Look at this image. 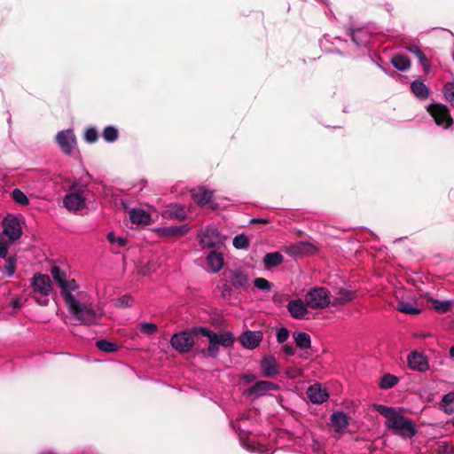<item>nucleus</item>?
<instances>
[{
  "label": "nucleus",
  "mask_w": 454,
  "mask_h": 454,
  "mask_svg": "<svg viewBox=\"0 0 454 454\" xmlns=\"http://www.w3.org/2000/svg\"><path fill=\"white\" fill-rule=\"evenodd\" d=\"M262 340V333L260 331H247L239 337L241 345L248 349L258 347Z\"/></svg>",
  "instance_id": "obj_15"
},
{
  "label": "nucleus",
  "mask_w": 454,
  "mask_h": 454,
  "mask_svg": "<svg viewBox=\"0 0 454 454\" xmlns=\"http://www.w3.org/2000/svg\"><path fill=\"white\" fill-rule=\"evenodd\" d=\"M60 294L67 306H72L74 302L82 297V294L78 293L79 286L74 279L66 280L60 286Z\"/></svg>",
  "instance_id": "obj_6"
},
{
  "label": "nucleus",
  "mask_w": 454,
  "mask_h": 454,
  "mask_svg": "<svg viewBox=\"0 0 454 454\" xmlns=\"http://www.w3.org/2000/svg\"><path fill=\"white\" fill-rule=\"evenodd\" d=\"M85 140L88 143H94L98 140V131L95 128H89L85 131L84 135Z\"/></svg>",
  "instance_id": "obj_47"
},
{
  "label": "nucleus",
  "mask_w": 454,
  "mask_h": 454,
  "mask_svg": "<svg viewBox=\"0 0 454 454\" xmlns=\"http://www.w3.org/2000/svg\"><path fill=\"white\" fill-rule=\"evenodd\" d=\"M162 231L167 236H171V237L180 236L176 226L165 227Z\"/></svg>",
  "instance_id": "obj_51"
},
{
  "label": "nucleus",
  "mask_w": 454,
  "mask_h": 454,
  "mask_svg": "<svg viewBox=\"0 0 454 454\" xmlns=\"http://www.w3.org/2000/svg\"><path fill=\"white\" fill-rule=\"evenodd\" d=\"M398 382V378L392 374H385L380 381V387L381 389H389L396 385Z\"/></svg>",
  "instance_id": "obj_35"
},
{
  "label": "nucleus",
  "mask_w": 454,
  "mask_h": 454,
  "mask_svg": "<svg viewBox=\"0 0 454 454\" xmlns=\"http://www.w3.org/2000/svg\"><path fill=\"white\" fill-rule=\"evenodd\" d=\"M283 351L288 356H293L295 353V349L293 345L288 343L283 346Z\"/></svg>",
  "instance_id": "obj_53"
},
{
  "label": "nucleus",
  "mask_w": 454,
  "mask_h": 454,
  "mask_svg": "<svg viewBox=\"0 0 454 454\" xmlns=\"http://www.w3.org/2000/svg\"><path fill=\"white\" fill-rule=\"evenodd\" d=\"M286 307L290 315L296 319L305 318L309 313L306 302L304 303L301 299L290 301Z\"/></svg>",
  "instance_id": "obj_18"
},
{
  "label": "nucleus",
  "mask_w": 454,
  "mask_h": 454,
  "mask_svg": "<svg viewBox=\"0 0 454 454\" xmlns=\"http://www.w3.org/2000/svg\"><path fill=\"white\" fill-rule=\"evenodd\" d=\"M67 308L76 320L87 325L98 324L103 315L100 310L95 309L90 304L82 303L80 300Z\"/></svg>",
  "instance_id": "obj_2"
},
{
  "label": "nucleus",
  "mask_w": 454,
  "mask_h": 454,
  "mask_svg": "<svg viewBox=\"0 0 454 454\" xmlns=\"http://www.w3.org/2000/svg\"><path fill=\"white\" fill-rule=\"evenodd\" d=\"M284 251L291 257H302L316 253V247L308 241H300L284 248Z\"/></svg>",
  "instance_id": "obj_8"
},
{
  "label": "nucleus",
  "mask_w": 454,
  "mask_h": 454,
  "mask_svg": "<svg viewBox=\"0 0 454 454\" xmlns=\"http://www.w3.org/2000/svg\"><path fill=\"white\" fill-rule=\"evenodd\" d=\"M106 239L112 244L117 243L119 247H124L127 244V239L124 237L116 238L114 232H109Z\"/></svg>",
  "instance_id": "obj_46"
},
{
  "label": "nucleus",
  "mask_w": 454,
  "mask_h": 454,
  "mask_svg": "<svg viewBox=\"0 0 454 454\" xmlns=\"http://www.w3.org/2000/svg\"><path fill=\"white\" fill-rule=\"evenodd\" d=\"M221 242L219 231L215 227H207L200 236V243L203 247H215Z\"/></svg>",
  "instance_id": "obj_14"
},
{
  "label": "nucleus",
  "mask_w": 454,
  "mask_h": 454,
  "mask_svg": "<svg viewBox=\"0 0 454 454\" xmlns=\"http://www.w3.org/2000/svg\"><path fill=\"white\" fill-rule=\"evenodd\" d=\"M443 403H454V392L446 394L442 398Z\"/></svg>",
  "instance_id": "obj_56"
},
{
  "label": "nucleus",
  "mask_w": 454,
  "mask_h": 454,
  "mask_svg": "<svg viewBox=\"0 0 454 454\" xmlns=\"http://www.w3.org/2000/svg\"><path fill=\"white\" fill-rule=\"evenodd\" d=\"M450 358H454V346L450 348Z\"/></svg>",
  "instance_id": "obj_62"
},
{
  "label": "nucleus",
  "mask_w": 454,
  "mask_h": 454,
  "mask_svg": "<svg viewBox=\"0 0 454 454\" xmlns=\"http://www.w3.org/2000/svg\"><path fill=\"white\" fill-rule=\"evenodd\" d=\"M9 244L10 243H8L7 241L4 242L0 240V258H6L8 254Z\"/></svg>",
  "instance_id": "obj_52"
},
{
  "label": "nucleus",
  "mask_w": 454,
  "mask_h": 454,
  "mask_svg": "<svg viewBox=\"0 0 454 454\" xmlns=\"http://www.w3.org/2000/svg\"><path fill=\"white\" fill-rule=\"evenodd\" d=\"M207 265L209 271L218 272L223 267V255L216 251H212L207 257Z\"/></svg>",
  "instance_id": "obj_22"
},
{
  "label": "nucleus",
  "mask_w": 454,
  "mask_h": 454,
  "mask_svg": "<svg viewBox=\"0 0 454 454\" xmlns=\"http://www.w3.org/2000/svg\"><path fill=\"white\" fill-rule=\"evenodd\" d=\"M43 454H54V453H53V452H50V451H49V452H45V453H43Z\"/></svg>",
  "instance_id": "obj_63"
},
{
  "label": "nucleus",
  "mask_w": 454,
  "mask_h": 454,
  "mask_svg": "<svg viewBox=\"0 0 454 454\" xmlns=\"http://www.w3.org/2000/svg\"><path fill=\"white\" fill-rule=\"evenodd\" d=\"M129 219L133 223L148 225L151 223V215L144 209L133 208L129 211Z\"/></svg>",
  "instance_id": "obj_23"
},
{
  "label": "nucleus",
  "mask_w": 454,
  "mask_h": 454,
  "mask_svg": "<svg viewBox=\"0 0 454 454\" xmlns=\"http://www.w3.org/2000/svg\"><path fill=\"white\" fill-rule=\"evenodd\" d=\"M397 309L400 312H403L405 314H410V315H417L420 312V309L414 307V305L411 302L406 301H402L398 302Z\"/></svg>",
  "instance_id": "obj_34"
},
{
  "label": "nucleus",
  "mask_w": 454,
  "mask_h": 454,
  "mask_svg": "<svg viewBox=\"0 0 454 454\" xmlns=\"http://www.w3.org/2000/svg\"><path fill=\"white\" fill-rule=\"evenodd\" d=\"M330 419L333 427L338 429L345 428L348 425V416L341 411L333 412Z\"/></svg>",
  "instance_id": "obj_28"
},
{
  "label": "nucleus",
  "mask_w": 454,
  "mask_h": 454,
  "mask_svg": "<svg viewBox=\"0 0 454 454\" xmlns=\"http://www.w3.org/2000/svg\"><path fill=\"white\" fill-rule=\"evenodd\" d=\"M349 35L351 36L352 41L357 46H364L368 43V35L363 29L352 30L350 29Z\"/></svg>",
  "instance_id": "obj_31"
},
{
  "label": "nucleus",
  "mask_w": 454,
  "mask_h": 454,
  "mask_svg": "<svg viewBox=\"0 0 454 454\" xmlns=\"http://www.w3.org/2000/svg\"><path fill=\"white\" fill-rule=\"evenodd\" d=\"M374 409L386 418V427L403 438H411L417 434L415 424L403 417L393 407L383 404H374Z\"/></svg>",
  "instance_id": "obj_1"
},
{
  "label": "nucleus",
  "mask_w": 454,
  "mask_h": 454,
  "mask_svg": "<svg viewBox=\"0 0 454 454\" xmlns=\"http://www.w3.org/2000/svg\"><path fill=\"white\" fill-rule=\"evenodd\" d=\"M12 198L15 202L23 206L27 205L29 203L27 195L20 189H14L12 191Z\"/></svg>",
  "instance_id": "obj_39"
},
{
  "label": "nucleus",
  "mask_w": 454,
  "mask_h": 454,
  "mask_svg": "<svg viewBox=\"0 0 454 454\" xmlns=\"http://www.w3.org/2000/svg\"><path fill=\"white\" fill-rule=\"evenodd\" d=\"M163 215L168 218L184 220L186 218L185 207L181 204H170L164 211Z\"/></svg>",
  "instance_id": "obj_21"
},
{
  "label": "nucleus",
  "mask_w": 454,
  "mask_h": 454,
  "mask_svg": "<svg viewBox=\"0 0 454 454\" xmlns=\"http://www.w3.org/2000/svg\"><path fill=\"white\" fill-rule=\"evenodd\" d=\"M103 137L108 143H113L118 138V130L113 126H107L103 130Z\"/></svg>",
  "instance_id": "obj_36"
},
{
  "label": "nucleus",
  "mask_w": 454,
  "mask_h": 454,
  "mask_svg": "<svg viewBox=\"0 0 454 454\" xmlns=\"http://www.w3.org/2000/svg\"><path fill=\"white\" fill-rule=\"evenodd\" d=\"M283 262V255L279 252L268 253L263 257V263L266 268H272Z\"/></svg>",
  "instance_id": "obj_29"
},
{
  "label": "nucleus",
  "mask_w": 454,
  "mask_h": 454,
  "mask_svg": "<svg viewBox=\"0 0 454 454\" xmlns=\"http://www.w3.org/2000/svg\"><path fill=\"white\" fill-rule=\"evenodd\" d=\"M242 379L246 383H251L256 379V377L254 374H245Z\"/></svg>",
  "instance_id": "obj_57"
},
{
  "label": "nucleus",
  "mask_w": 454,
  "mask_h": 454,
  "mask_svg": "<svg viewBox=\"0 0 454 454\" xmlns=\"http://www.w3.org/2000/svg\"><path fill=\"white\" fill-rule=\"evenodd\" d=\"M308 307L313 309H324L332 304L330 293L325 287H314L305 295Z\"/></svg>",
  "instance_id": "obj_3"
},
{
  "label": "nucleus",
  "mask_w": 454,
  "mask_h": 454,
  "mask_svg": "<svg viewBox=\"0 0 454 454\" xmlns=\"http://www.w3.org/2000/svg\"><path fill=\"white\" fill-rule=\"evenodd\" d=\"M2 227L1 238L6 239L8 243L11 244L21 237L22 228L17 217L11 215L5 216Z\"/></svg>",
  "instance_id": "obj_4"
},
{
  "label": "nucleus",
  "mask_w": 454,
  "mask_h": 454,
  "mask_svg": "<svg viewBox=\"0 0 454 454\" xmlns=\"http://www.w3.org/2000/svg\"><path fill=\"white\" fill-rule=\"evenodd\" d=\"M97 348L106 353H113L118 350L119 347L116 343L106 340H99L96 342Z\"/></svg>",
  "instance_id": "obj_33"
},
{
  "label": "nucleus",
  "mask_w": 454,
  "mask_h": 454,
  "mask_svg": "<svg viewBox=\"0 0 454 454\" xmlns=\"http://www.w3.org/2000/svg\"><path fill=\"white\" fill-rule=\"evenodd\" d=\"M209 340V345L207 350V354L210 357H216L219 351V345L216 343V337L211 338Z\"/></svg>",
  "instance_id": "obj_43"
},
{
  "label": "nucleus",
  "mask_w": 454,
  "mask_h": 454,
  "mask_svg": "<svg viewBox=\"0 0 454 454\" xmlns=\"http://www.w3.org/2000/svg\"><path fill=\"white\" fill-rule=\"evenodd\" d=\"M279 386L274 382L259 380L256 381L251 387L246 390L245 394L254 399L260 398L267 394L269 391H278Z\"/></svg>",
  "instance_id": "obj_9"
},
{
  "label": "nucleus",
  "mask_w": 454,
  "mask_h": 454,
  "mask_svg": "<svg viewBox=\"0 0 454 454\" xmlns=\"http://www.w3.org/2000/svg\"><path fill=\"white\" fill-rule=\"evenodd\" d=\"M451 424H452V426L454 427V418H453V419H452V420H451Z\"/></svg>",
  "instance_id": "obj_64"
},
{
  "label": "nucleus",
  "mask_w": 454,
  "mask_h": 454,
  "mask_svg": "<svg viewBox=\"0 0 454 454\" xmlns=\"http://www.w3.org/2000/svg\"><path fill=\"white\" fill-rule=\"evenodd\" d=\"M233 246L238 249H244L249 246V240L244 234H239L232 240Z\"/></svg>",
  "instance_id": "obj_40"
},
{
  "label": "nucleus",
  "mask_w": 454,
  "mask_h": 454,
  "mask_svg": "<svg viewBox=\"0 0 454 454\" xmlns=\"http://www.w3.org/2000/svg\"><path fill=\"white\" fill-rule=\"evenodd\" d=\"M445 99L454 107V82H447L443 87Z\"/></svg>",
  "instance_id": "obj_38"
},
{
  "label": "nucleus",
  "mask_w": 454,
  "mask_h": 454,
  "mask_svg": "<svg viewBox=\"0 0 454 454\" xmlns=\"http://www.w3.org/2000/svg\"><path fill=\"white\" fill-rule=\"evenodd\" d=\"M176 228L178 229V233L180 236L184 235L189 231V228L187 227L186 224L176 226Z\"/></svg>",
  "instance_id": "obj_58"
},
{
  "label": "nucleus",
  "mask_w": 454,
  "mask_h": 454,
  "mask_svg": "<svg viewBox=\"0 0 454 454\" xmlns=\"http://www.w3.org/2000/svg\"><path fill=\"white\" fill-rule=\"evenodd\" d=\"M32 287L35 293L47 297L52 292V283L51 278L45 274H35L32 278Z\"/></svg>",
  "instance_id": "obj_10"
},
{
  "label": "nucleus",
  "mask_w": 454,
  "mask_h": 454,
  "mask_svg": "<svg viewBox=\"0 0 454 454\" xmlns=\"http://www.w3.org/2000/svg\"><path fill=\"white\" fill-rule=\"evenodd\" d=\"M195 332L198 333H200L201 335H203L205 337H207L208 340H210L211 338L215 336V333H214L213 331H211V330H209L208 328H206V327L196 328Z\"/></svg>",
  "instance_id": "obj_49"
},
{
  "label": "nucleus",
  "mask_w": 454,
  "mask_h": 454,
  "mask_svg": "<svg viewBox=\"0 0 454 454\" xmlns=\"http://www.w3.org/2000/svg\"><path fill=\"white\" fill-rule=\"evenodd\" d=\"M307 395L309 401L316 404H322L329 397V394L326 389L323 388L318 383L309 387Z\"/></svg>",
  "instance_id": "obj_16"
},
{
  "label": "nucleus",
  "mask_w": 454,
  "mask_h": 454,
  "mask_svg": "<svg viewBox=\"0 0 454 454\" xmlns=\"http://www.w3.org/2000/svg\"><path fill=\"white\" fill-rule=\"evenodd\" d=\"M294 339L298 348L306 349L310 347L311 339L309 333L305 332H297L294 333Z\"/></svg>",
  "instance_id": "obj_30"
},
{
  "label": "nucleus",
  "mask_w": 454,
  "mask_h": 454,
  "mask_svg": "<svg viewBox=\"0 0 454 454\" xmlns=\"http://www.w3.org/2000/svg\"><path fill=\"white\" fill-rule=\"evenodd\" d=\"M132 304V299L129 295H124L117 301V305L120 307H129Z\"/></svg>",
  "instance_id": "obj_50"
},
{
  "label": "nucleus",
  "mask_w": 454,
  "mask_h": 454,
  "mask_svg": "<svg viewBox=\"0 0 454 454\" xmlns=\"http://www.w3.org/2000/svg\"><path fill=\"white\" fill-rule=\"evenodd\" d=\"M411 90L412 93L419 99H427L429 96V89L423 82L419 80H416L411 82Z\"/></svg>",
  "instance_id": "obj_25"
},
{
  "label": "nucleus",
  "mask_w": 454,
  "mask_h": 454,
  "mask_svg": "<svg viewBox=\"0 0 454 454\" xmlns=\"http://www.w3.org/2000/svg\"><path fill=\"white\" fill-rule=\"evenodd\" d=\"M355 296H356L355 292L346 289V288H340L336 292V294L333 297V300L332 301V305H333V306L344 305L346 302L353 300L355 298Z\"/></svg>",
  "instance_id": "obj_24"
},
{
  "label": "nucleus",
  "mask_w": 454,
  "mask_h": 454,
  "mask_svg": "<svg viewBox=\"0 0 454 454\" xmlns=\"http://www.w3.org/2000/svg\"><path fill=\"white\" fill-rule=\"evenodd\" d=\"M86 199L80 191L69 192L63 199L65 207L69 211H77L85 206Z\"/></svg>",
  "instance_id": "obj_11"
},
{
  "label": "nucleus",
  "mask_w": 454,
  "mask_h": 454,
  "mask_svg": "<svg viewBox=\"0 0 454 454\" xmlns=\"http://www.w3.org/2000/svg\"><path fill=\"white\" fill-rule=\"evenodd\" d=\"M16 270V258L15 257H9L6 260V264L4 268L3 269V272L7 277H12L14 275Z\"/></svg>",
  "instance_id": "obj_41"
},
{
  "label": "nucleus",
  "mask_w": 454,
  "mask_h": 454,
  "mask_svg": "<svg viewBox=\"0 0 454 454\" xmlns=\"http://www.w3.org/2000/svg\"><path fill=\"white\" fill-rule=\"evenodd\" d=\"M405 49L417 57L419 64L423 67L424 72L427 73L429 70V67H430V64H429L427 58L422 52V51L419 49V47L417 44H414V45L406 47Z\"/></svg>",
  "instance_id": "obj_26"
},
{
  "label": "nucleus",
  "mask_w": 454,
  "mask_h": 454,
  "mask_svg": "<svg viewBox=\"0 0 454 454\" xmlns=\"http://www.w3.org/2000/svg\"><path fill=\"white\" fill-rule=\"evenodd\" d=\"M254 285L256 288L262 291H270L271 289V283L263 278H257L254 279Z\"/></svg>",
  "instance_id": "obj_45"
},
{
  "label": "nucleus",
  "mask_w": 454,
  "mask_h": 454,
  "mask_svg": "<svg viewBox=\"0 0 454 454\" xmlns=\"http://www.w3.org/2000/svg\"><path fill=\"white\" fill-rule=\"evenodd\" d=\"M48 301H49V300H48L47 298H44V299H43V300H41V299H36L37 303H39L40 305H43V306L47 305V304H48Z\"/></svg>",
  "instance_id": "obj_59"
},
{
  "label": "nucleus",
  "mask_w": 454,
  "mask_h": 454,
  "mask_svg": "<svg viewBox=\"0 0 454 454\" xmlns=\"http://www.w3.org/2000/svg\"><path fill=\"white\" fill-rule=\"evenodd\" d=\"M213 192L205 187H199L192 190L193 200L200 206H205L210 202Z\"/></svg>",
  "instance_id": "obj_20"
},
{
  "label": "nucleus",
  "mask_w": 454,
  "mask_h": 454,
  "mask_svg": "<svg viewBox=\"0 0 454 454\" xmlns=\"http://www.w3.org/2000/svg\"><path fill=\"white\" fill-rule=\"evenodd\" d=\"M268 221L266 219L262 218H254L251 220V223H267Z\"/></svg>",
  "instance_id": "obj_60"
},
{
  "label": "nucleus",
  "mask_w": 454,
  "mask_h": 454,
  "mask_svg": "<svg viewBox=\"0 0 454 454\" xmlns=\"http://www.w3.org/2000/svg\"><path fill=\"white\" fill-rule=\"evenodd\" d=\"M20 305H21V303H20V301L19 299L14 300L12 301V307L13 308H19V307H20Z\"/></svg>",
  "instance_id": "obj_61"
},
{
  "label": "nucleus",
  "mask_w": 454,
  "mask_h": 454,
  "mask_svg": "<svg viewBox=\"0 0 454 454\" xmlns=\"http://www.w3.org/2000/svg\"><path fill=\"white\" fill-rule=\"evenodd\" d=\"M157 329V325L153 323L144 322L140 324V331L146 335H152L155 333Z\"/></svg>",
  "instance_id": "obj_44"
},
{
  "label": "nucleus",
  "mask_w": 454,
  "mask_h": 454,
  "mask_svg": "<svg viewBox=\"0 0 454 454\" xmlns=\"http://www.w3.org/2000/svg\"><path fill=\"white\" fill-rule=\"evenodd\" d=\"M427 111L438 126L448 129L452 125L453 120L446 105L441 103L431 104L427 107Z\"/></svg>",
  "instance_id": "obj_5"
},
{
  "label": "nucleus",
  "mask_w": 454,
  "mask_h": 454,
  "mask_svg": "<svg viewBox=\"0 0 454 454\" xmlns=\"http://www.w3.org/2000/svg\"><path fill=\"white\" fill-rule=\"evenodd\" d=\"M260 367L262 374L265 378H271L278 373V362L272 356H263L260 363Z\"/></svg>",
  "instance_id": "obj_17"
},
{
  "label": "nucleus",
  "mask_w": 454,
  "mask_h": 454,
  "mask_svg": "<svg viewBox=\"0 0 454 454\" xmlns=\"http://www.w3.org/2000/svg\"><path fill=\"white\" fill-rule=\"evenodd\" d=\"M171 346L179 353L189 352L193 345L194 340L192 334L188 332H180L175 333L170 339Z\"/></svg>",
  "instance_id": "obj_7"
},
{
  "label": "nucleus",
  "mask_w": 454,
  "mask_h": 454,
  "mask_svg": "<svg viewBox=\"0 0 454 454\" xmlns=\"http://www.w3.org/2000/svg\"><path fill=\"white\" fill-rule=\"evenodd\" d=\"M408 366L419 372H424L428 370L429 364L427 356L418 351H411L407 356Z\"/></svg>",
  "instance_id": "obj_12"
},
{
  "label": "nucleus",
  "mask_w": 454,
  "mask_h": 454,
  "mask_svg": "<svg viewBox=\"0 0 454 454\" xmlns=\"http://www.w3.org/2000/svg\"><path fill=\"white\" fill-rule=\"evenodd\" d=\"M230 280L235 288H245L249 282L248 273L242 269H236L231 271Z\"/></svg>",
  "instance_id": "obj_19"
},
{
  "label": "nucleus",
  "mask_w": 454,
  "mask_h": 454,
  "mask_svg": "<svg viewBox=\"0 0 454 454\" xmlns=\"http://www.w3.org/2000/svg\"><path fill=\"white\" fill-rule=\"evenodd\" d=\"M51 274L59 286H60L67 280L65 271H63L58 266L51 268Z\"/></svg>",
  "instance_id": "obj_37"
},
{
  "label": "nucleus",
  "mask_w": 454,
  "mask_h": 454,
  "mask_svg": "<svg viewBox=\"0 0 454 454\" xmlns=\"http://www.w3.org/2000/svg\"><path fill=\"white\" fill-rule=\"evenodd\" d=\"M57 143L65 153H71L76 140L71 129L61 130L56 136Z\"/></svg>",
  "instance_id": "obj_13"
},
{
  "label": "nucleus",
  "mask_w": 454,
  "mask_h": 454,
  "mask_svg": "<svg viewBox=\"0 0 454 454\" xmlns=\"http://www.w3.org/2000/svg\"><path fill=\"white\" fill-rule=\"evenodd\" d=\"M392 65L399 71H407L411 67L410 59L403 54H396L391 59Z\"/></svg>",
  "instance_id": "obj_27"
},
{
  "label": "nucleus",
  "mask_w": 454,
  "mask_h": 454,
  "mask_svg": "<svg viewBox=\"0 0 454 454\" xmlns=\"http://www.w3.org/2000/svg\"><path fill=\"white\" fill-rule=\"evenodd\" d=\"M433 308L440 313H444L448 311V309L450 307V301H440V300H434L432 302Z\"/></svg>",
  "instance_id": "obj_42"
},
{
  "label": "nucleus",
  "mask_w": 454,
  "mask_h": 454,
  "mask_svg": "<svg viewBox=\"0 0 454 454\" xmlns=\"http://www.w3.org/2000/svg\"><path fill=\"white\" fill-rule=\"evenodd\" d=\"M216 343L223 348H229L232 346L235 341L234 335L231 332H224L222 333H216Z\"/></svg>",
  "instance_id": "obj_32"
},
{
  "label": "nucleus",
  "mask_w": 454,
  "mask_h": 454,
  "mask_svg": "<svg viewBox=\"0 0 454 454\" xmlns=\"http://www.w3.org/2000/svg\"><path fill=\"white\" fill-rule=\"evenodd\" d=\"M288 338H289V331L286 328L281 327V328L278 329V331H277L278 342L284 343L285 341H286V340Z\"/></svg>",
  "instance_id": "obj_48"
},
{
  "label": "nucleus",
  "mask_w": 454,
  "mask_h": 454,
  "mask_svg": "<svg viewBox=\"0 0 454 454\" xmlns=\"http://www.w3.org/2000/svg\"><path fill=\"white\" fill-rule=\"evenodd\" d=\"M221 293L223 297H227L231 294L232 290L228 285L224 284L221 286Z\"/></svg>",
  "instance_id": "obj_55"
},
{
  "label": "nucleus",
  "mask_w": 454,
  "mask_h": 454,
  "mask_svg": "<svg viewBox=\"0 0 454 454\" xmlns=\"http://www.w3.org/2000/svg\"><path fill=\"white\" fill-rule=\"evenodd\" d=\"M442 406L446 413H452L454 411V403H443L442 400Z\"/></svg>",
  "instance_id": "obj_54"
}]
</instances>
